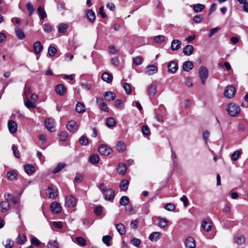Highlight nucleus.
<instances>
[{
  "label": "nucleus",
  "instance_id": "obj_1",
  "mask_svg": "<svg viewBox=\"0 0 248 248\" xmlns=\"http://www.w3.org/2000/svg\"><path fill=\"white\" fill-rule=\"evenodd\" d=\"M228 113L232 117H235L239 114L241 111L240 107L234 103H231L228 105L226 109Z\"/></svg>",
  "mask_w": 248,
  "mask_h": 248
},
{
  "label": "nucleus",
  "instance_id": "obj_2",
  "mask_svg": "<svg viewBox=\"0 0 248 248\" xmlns=\"http://www.w3.org/2000/svg\"><path fill=\"white\" fill-rule=\"evenodd\" d=\"M46 195L48 198L54 199L58 195V189L53 185L49 186L46 189Z\"/></svg>",
  "mask_w": 248,
  "mask_h": 248
},
{
  "label": "nucleus",
  "instance_id": "obj_3",
  "mask_svg": "<svg viewBox=\"0 0 248 248\" xmlns=\"http://www.w3.org/2000/svg\"><path fill=\"white\" fill-rule=\"evenodd\" d=\"M199 74L202 83L203 85L205 84V80L208 75V72L207 68L204 66L201 67L199 70Z\"/></svg>",
  "mask_w": 248,
  "mask_h": 248
},
{
  "label": "nucleus",
  "instance_id": "obj_4",
  "mask_svg": "<svg viewBox=\"0 0 248 248\" xmlns=\"http://www.w3.org/2000/svg\"><path fill=\"white\" fill-rule=\"evenodd\" d=\"M98 151L100 155H108L112 152L111 148L106 144H102L98 147Z\"/></svg>",
  "mask_w": 248,
  "mask_h": 248
},
{
  "label": "nucleus",
  "instance_id": "obj_5",
  "mask_svg": "<svg viewBox=\"0 0 248 248\" xmlns=\"http://www.w3.org/2000/svg\"><path fill=\"white\" fill-rule=\"evenodd\" d=\"M236 93L235 88L232 85L227 86L224 90V94L225 97L231 98L234 96Z\"/></svg>",
  "mask_w": 248,
  "mask_h": 248
},
{
  "label": "nucleus",
  "instance_id": "obj_6",
  "mask_svg": "<svg viewBox=\"0 0 248 248\" xmlns=\"http://www.w3.org/2000/svg\"><path fill=\"white\" fill-rule=\"evenodd\" d=\"M77 203V200L72 195H69L65 198V204L68 207H73Z\"/></svg>",
  "mask_w": 248,
  "mask_h": 248
},
{
  "label": "nucleus",
  "instance_id": "obj_7",
  "mask_svg": "<svg viewBox=\"0 0 248 248\" xmlns=\"http://www.w3.org/2000/svg\"><path fill=\"white\" fill-rule=\"evenodd\" d=\"M45 125L47 129L51 132L55 131V122L51 118H47L45 121Z\"/></svg>",
  "mask_w": 248,
  "mask_h": 248
},
{
  "label": "nucleus",
  "instance_id": "obj_8",
  "mask_svg": "<svg viewBox=\"0 0 248 248\" xmlns=\"http://www.w3.org/2000/svg\"><path fill=\"white\" fill-rule=\"evenodd\" d=\"M66 127L69 132L75 133L78 131V126L75 121H70L68 123Z\"/></svg>",
  "mask_w": 248,
  "mask_h": 248
},
{
  "label": "nucleus",
  "instance_id": "obj_9",
  "mask_svg": "<svg viewBox=\"0 0 248 248\" xmlns=\"http://www.w3.org/2000/svg\"><path fill=\"white\" fill-rule=\"evenodd\" d=\"M206 232H210L212 228V221L210 219L206 218L203 220L201 225Z\"/></svg>",
  "mask_w": 248,
  "mask_h": 248
},
{
  "label": "nucleus",
  "instance_id": "obj_10",
  "mask_svg": "<svg viewBox=\"0 0 248 248\" xmlns=\"http://www.w3.org/2000/svg\"><path fill=\"white\" fill-rule=\"evenodd\" d=\"M105 199L107 201L113 200L115 197V192L112 188H108L106 191H104L103 193Z\"/></svg>",
  "mask_w": 248,
  "mask_h": 248
},
{
  "label": "nucleus",
  "instance_id": "obj_11",
  "mask_svg": "<svg viewBox=\"0 0 248 248\" xmlns=\"http://www.w3.org/2000/svg\"><path fill=\"white\" fill-rule=\"evenodd\" d=\"M167 67L169 73L174 74L177 71L178 66L176 62L171 61L168 64Z\"/></svg>",
  "mask_w": 248,
  "mask_h": 248
},
{
  "label": "nucleus",
  "instance_id": "obj_12",
  "mask_svg": "<svg viewBox=\"0 0 248 248\" xmlns=\"http://www.w3.org/2000/svg\"><path fill=\"white\" fill-rule=\"evenodd\" d=\"M157 71L158 69L157 67L153 64L147 66L145 69L146 74L149 76L155 74Z\"/></svg>",
  "mask_w": 248,
  "mask_h": 248
},
{
  "label": "nucleus",
  "instance_id": "obj_13",
  "mask_svg": "<svg viewBox=\"0 0 248 248\" xmlns=\"http://www.w3.org/2000/svg\"><path fill=\"white\" fill-rule=\"evenodd\" d=\"M51 211L55 214H58L61 212L62 207L57 202H53L50 205Z\"/></svg>",
  "mask_w": 248,
  "mask_h": 248
},
{
  "label": "nucleus",
  "instance_id": "obj_14",
  "mask_svg": "<svg viewBox=\"0 0 248 248\" xmlns=\"http://www.w3.org/2000/svg\"><path fill=\"white\" fill-rule=\"evenodd\" d=\"M33 49L35 54H39L42 51L43 46L40 41H36L33 44Z\"/></svg>",
  "mask_w": 248,
  "mask_h": 248
},
{
  "label": "nucleus",
  "instance_id": "obj_15",
  "mask_svg": "<svg viewBox=\"0 0 248 248\" xmlns=\"http://www.w3.org/2000/svg\"><path fill=\"white\" fill-rule=\"evenodd\" d=\"M185 245L186 248H195L196 243L194 238L188 237L186 240Z\"/></svg>",
  "mask_w": 248,
  "mask_h": 248
},
{
  "label": "nucleus",
  "instance_id": "obj_16",
  "mask_svg": "<svg viewBox=\"0 0 248 248\" xmlns=\"http://www.w3.org/2000/svg\"><path fill=\"white\" fill-rule=\"evenodd\" d=\"M234 242L238 245H242L245 243L246 239L244 235L236 234L234 237Z\"/></svg>",
  "mask_w": 248,
  "mask_h": 248
},
{
  "label": "nucleus",
  "instance_id": "obj_17",
  "mask_svg": "<svg viewBox=\"0 0 248 248\" xmlns=\"http://www.w3.org/2000/svg\"><path fill=\"white\" fill-rule=\"evenodd\" d=\"M161 233L158 232H154L149 236V240L152 242H156L161 238Z\"/></svg>",
  "mask_w": 248,
  "mask_h": 248
},
{
  "label": "nucleus",
  "instance_id": "obj_18",
  "mask_svg": "<svg viewBox=\"0 0 248 248\" xmlns=\"http://www.w3.org/2000/svg\"><path fill=\"white\" fill-rule=\"evenodd\" d=\"M8 126L10 132L11 133H15L17 131V124L16 123L13 121L10 120L8 123Z\"/></svg>",
  "mask_w": 248,
  "mask_h": 248
},
{
  "label": "nucleus",
  "instance_id": "obj_19",
  "mask_svg": "<svg viewBox=\"0 0 248 248\" xmlns=\"http://www.w3.org/2000/svg\"><path fill=\"white\" fill-rule=\"evenodd\" d=\"M147 93L150 97L154 96L156 93V86L153 84L149 85L148 87Z\"/></svg>",
  "mask_w": 248,
  "mask_h": 248
},
{
  "label": "nucleus",
  "instance_id": "obj_20",
  "mask_svg": "<svg viewBox=\"0 0 248 248\" xmlns=\"http://www.w3.org/2000/svg\"><path fill=\"white\" fill-rule=\"evenodd\" d=\"M181 42L180 40H173L171 43V49L174 51L177 50L181 47Z\"/></svg>",
  "mask_w": 248,
  "mask_h": 248
},
{
  "label": "nucleus",
  "instance_id": "obj_21",
  "mask_svg": "<svg viewBox=\"0 0 248 248\" xmlns=\"http://www.w3.org/2000/svg\"><path fill=\"white\" fill-rule=\"evenodd\" d=\"M10 207V203L7 201H3L0 202V211L1 212H5Z\"/></svg>",
  "mask_w": 248,
  "mask_h": 248
},
{
  "label": "nucleus",
  "instance_id": "obj_22",
  "mask_svg": "<svg viewBox=\"0 0 248 248\" xmlns=\"http://www.w3.org/2000/svg\"><path fill=\"white\" fill-rule=\"evenodd\" d=\"M56 92L60 95H63L66 91V87L62 84H59L55 87Z\"/></svg>",
  "mask_w": 248,
  "mask_h": 248
},
{
  "label": "nucleus",
  "instance_id": "obj_23",
  "mask_svg": "<svg viewBox=\"0 0 248 248\" xmlns=\"http://www.w3.org/2000/svg\"><path fill=\"white\" fill-rule=\"evenodd\" d=\"M194 47L192 45H187L183 48V53L186 56H190L193 54Z\"/></svg>",
  "mask_w": 248,
  "mask_h": 248
},
{
  "label": "nucleus",
  "instance_id": "obj_24",
  "mask_svg": "<svg viewBox=\"0 0 248 248\" xmlns=\"http://www.w3.org/2000/svg\"><path fill=\"white\" fill-rule=\"evenodd\" d=\"M104 96L106 100L110 101L115 99L116 95L113 92H106L104 93Z\"/></svg>",
  "mask_w": 248,
  "mask_h": 248
},
{
  "label": "nucleus",
  "instance_id": "obj_25",
  "mask_svg": "<svg viewBox=\"0 0 248 248\" xmlns=\"http://www.w3.org/2000/svg\"><path fill=\"white\" fill-rule=\"evenodd\" d=\"M102 79L105 82L109 83L113 79V76L110 73L105 72L102 75Z\"/></svg>",
  "mask_w": 248,
  "mask_h": 248
},
{
  "label": "nucleus",
  "instance_id": "obj_26",
  "mask_svg": "<svg viewBox=\"0 0 248 248\" xmlns=\"http://www.w3.org/2000/svg\"><path fill=\"white\" fill-rule=\"evenodd\" d=\"M75 110L78 113H82L85 112L86 108L83 103L78 102L76 104Z\"/></svg>",
  "mask_w": 248,
  "mask_h": 248
},
{
  "label": "nucleus",
  "instance_id": "obj_27",
  "mask_svg": "<svg viewBox=\"0 0 248 248\" xmlns=\"http://www.w3.org/2000/svg\"><path fill=\"white\" fill-rule=\"evenodd\" d=\"M193 67V64L191 61H186L183 64V69L185 71L188 72Z\"/></svg>",
  "mask_w": 248,
  "mask_h": 248
},
{
  "label": "nucleus",
  "instance_id": "obj_28",
  "mask_svg": "<svg viewBox=\"0 0 248 248\" xmlns=\"http://www.w3.org/2000/svg\"><path fill=\"white\" fill-rule=\"evenodd\" d=\"M117 231L120 235H124L126 232L125 226L122 223H118L116 225Z\"/></svg>",
  "mask_w": 248,
  "mask_h": 248
},
{
  "label": "nucleus",
  "instance_id": "obj_29",
  "mask_svg": "<svg viewBox=\"0 0 248 248\" xmlns=\"http://www.w3.org/2000/svg\"><path fill=\"white\" fill-rule=\"evenodd\" d=\"M129 184L128 180L124 179L120 182L119 187L122 190L126 191L128 189Z\"/></svg>",
  "mask_w": 248,
  "mask_h": 248
},
{
  "label": "nucleus",
  "instance_id": "obj_30",
  "mask_svg": "<svg viewBox=\"0 0 248 248\" xmlns=\"http://www.w3.org/2000/svg\"><path fill=\"white\" fill-rule=\"evenodd\" d=\"M116 148L119 152H123L126 149V145L124 142L120 141L117 142Z\"/></svg>",
  "mask_w": 248,
  "mask_h": 248
},
{
  "label": "nucleus",
  "instance_id": "obj_31",
  "mask_svg": "<svg viewBox=\"0 0 248 248\" xmlns=\"http://www.w3.org/2000/svg\"><path fill=\"white\" fill-rule=\"evenodd\" d=\"M117 170L121 175L125 174L126 170V165L122 163L119 164L117 168Z\"/></svg>",
  "mask_w": 248,
  "mask_h": 248
},
{
  "label": "nucleus",
  "instance_id": "obj_32",
  "mask_svg": "<svg viewBox=\"0 0 248 248\" xmlns=\"http://www.w3.org/2000/svg\"><path fill=\"white\" fill-rule=\"evenodd\" d=\"M87 17L90 22H93L95 19V13L92 10H88L87 11Z\"/></svg>",
  "mask_w": 248,
  "mask_h": 248
},
{
  "label": "nucleus",
  "instance_id": "obj_33",
  "mask_svg": "<svg viewBox=\"0 0 248 248\" xmlns=\"http://www.w3.org/2000/svg\"><path fill=\"white\" fill-rule=\"evenodd\" d=\"M25 171L28 174H32L35 170L34 166L30 164H26L24 166Z\"/></svg>",
  "mask_w": 248,
  "mask_h": 248
},
{
  "label": "nucleus",
  "instance_id": "obj_34",
  "mask_svg": "<svg viewBox=\"0 0 248 248\" xmlns=\"http://www.w3.org/2000/svg\"><path fill=\"white\" fill-rule=\"evenodd\" d=\"M192 7L195 12L199 13L202 12L204 9L205 6L203 4L198 3L194 4L192 6Z\"/></svg>",
  "mask_w": 248,
  "mask_h": 248
},
{
  "label": "nucleus",
  "instance_id": "obj_35",
  "mask_svg": "<svg viewBox=\"0 0 248 248\" xmlns=\"http://www.w3.org/2000/svg\"><path fill=\"white\" fill-rule=\"evenodd\" d=\"M15 32L16 35L20 40H23L25 37L24 32L18 27H16L15 28Z\"/></svg>",
  "mask_w": 248,
  "mask_h": 248
},
{
  "label": "nucleus",
  "instance_id": "obj_36",
  "mask_svg": "<svg viewBox=\"0 0 248 248\" xmlns=\"http://www.w3.org/2000/svg\"><path fill=\"white\" fill-rule=\"evenodd\" d=\"M159 220L158 226L161 228H165L168 225V220L166 218L158 217Z\"/></svg>",
  "mask_w": 248,
  "mask_h": 248
},
{
  "label": "nucleus",
  "instance_id": "obj_37",
  "mask_svg": "<svg viewBox=\"0 0 248 248\" xmlns=\"http://www.w3.org/2000/svg\"><path fill=\"white\" fill-rule=\"evenodd\" d=\"M37 10L39 13V16L41 19H44L46 17V14L43 7H42L41 6H40L38 8Z\"/></svg>",
  "mask_w": 248,
  "mask_h": 248
},
{
  "label": "nucleus",
  "instance_id": "obj_38",
  "mask_svg": "<svg viewBox=\"0 0 248 248\" xmlns=\"http://www.w3.org/2000/svg\"><path fill=\"white\" fill-rule=\"evenodd\" d=\"M17 176V175L16 173L13 170L9 171L7 173V177L10 181H14L16 180Z\"/></svg>",
  "mask_w": 248,
  "mask_h": 248
},
{
  "label": "nucleus",
  "instance_id": "obj_39",
  "mask_svg": "<svg viewBox=\"0 0 248 248\" xmlns=\"http://www.w3.org/2000/svg\"><path fill=\"white\" fill-rule=\"evenodd\" d=\"M68 135L66 132L62 131L58 136V139L60 141H65L67 140Z\"/></svg>",
  "mask_w": 248,
  "mask_h": 248
},
{
  "label": "nucleus",
  "instance_id": "obj_40",
  "mask_svg": "<svg viewBox=\"0 0 248 248\" xmlns=\"http://www.w3.org/2000/svg\"><path fill=\"white\" fill-rule=\"evenodd\" d=\"M129 202V198L126 196H122L119 201V203L121 205L126 206Z\"/></svg>",
  "mask_w": 248,
  "mask_h": 248
},
{
  "label": "nucleus",
  "instance_id": "obj_41",
  "mask_svg": "<svg viewBox=\"0 0 248 248\" xmlns=\"http://www.w3.org/2000/svg\"><path fill=\"white\" fill-rule=\"evenodd\" d=\"M242 154L240 150H236L233 152L231 155V159L232 161H236Z\"/></svg>",
  "mask_w": 248,
  "mask_h": 248
},
{
  "label": "nucleus",
  "instance_id": "obj_42",
  "mask_svg": "<svg viewBox=\"0 0 248 248\" xmlns=\"http://www.w3.org/2000/svg\"><path fill=\"white\" fill-rule=\"evenodd\" d=\"M65 166V164L64 163H59L57 165V167L55 168L52 172L54 174H56L61 171L64 167Z\"/></svg>",
  "mask_w": 248,
  "mask_h": 248
},
{
  "label": "nucleus",
  "instance_id": "obj_43",
  "mask_svg": "<svg viewBox=\"0 0 248 248\" xmlns=\"http://www.w3.org/2000/svg\"><path fill=\"white\" fill-rule=\"evenodd\" d=\"M68 28V25L65 23H61L58 27V31L61 33H65Z\"/></svg>",
  "mask_w": 248,
  "mask_h": 248
},
{
  "label": "nucleus",
  "instance_id": "obj_44",
  "mask_svg": "<svg viewBox=\"0 0 248 248\" xmlns=\"http://www.w3.org/2000/svg\"><path fill=\"white\" fill-rule=\"evenodd\" d=\"M89 160L92 164H96L99 162V156L97 155H92L90 156Z\"/></svg>",
  "mask_w": 248,
  "mask_h": 248
},
{
  "label": "nucleus",
  "instance_id": "obj_45",
  "mask_svg": "<svg viewBox=\"0 0 248 248\" xmlns=\"http://www.w3.org/2000/svg\"><path fill=\"white\" fill-rule=\"evenodd\" d=\"M106 124L108 127H112L115 125L116 122L114 118L109 117L106 119Z\"/></svg>",
  "mask_w": 248,
  "mask_h": 248
},
{
  "label": "nucleus",
  "instance_id": "obj_46",
  "mask_svg": "<svg viewBox=\"0 0 248 248\" xmlns=\"http://www.w3.org/2000/svg\"><path fill=\"white\" fill-rule=\"evenodd\" d=\"M27 240L26 236L24 234H19L17 238V242L20 245H22Z\"/></svg>",
  "mask_w": 248,
  "mask_h": 248
},
{
  "label": "nucleus",
  "instance_id": "obj_47",
  "mask_svg": "<svg viewBox=\"0 0 248 248\" xmlns=\"http://www.w3.org/2000/svg\"><path fill=\"white\" fill-rule=\"evenodd\" d=\"M79 142L82 146H86L89 143L88 138L84 136H82L79 138Z\"/></svg>",
  "mask_w": 248,
  "mask_h": 248
},
{
  "label": "nucleus",
  "instance_id": "obj_48",
  "mask_svg": "<svg viewBox=\"0 0 248 248\" xmlns=\"http://www.w3.org/2000/svg\"><path fill=\"white\" fill-rule=\"evenodd\" d=\"M165 40V36L162 35H159L155 37L154 39V42L158 44L163 43Z\"/></svg>",
  "mask_w": 248,
  "mask_h": 248
},
{
  "label": "nucleus",
  "instance_id": "obj_49",
  "mask_svg": "<svg viewBox=\"0 0 248 248\" xmlns=\"http://www.w3.org/2000/svg\"><path fill=\"white\" fill-rule=\"evenodd\" d=\"M112 237L110 235H105L102 237V241L107 246L110 245V241L111 240Z\"/></svg>",
  "mask_w": 248,
  "mask_h": 248
},
{
  "label": "nucleus",
  "instance_id": "obj_50",
  "mask_svg": "<svg viewBox=\"0 0 248 248\" xmlns=\"http://www.w3.org/2000/svg\"><path fill=\"white\" fill-rule=\"evenodd\" d=\"M76 241L77 243L81 246H85L86 245V240L82 237H76Z\"/></svg>",
  "mask_w": 248,
  "mask_h": 248
},
{
  "label": "nucleus",
  "instance_id": "obj_51",
  "mask_svg": "<svg viewBox=\"0 0 248 248\" xmlns=\"http://www.w3.org/2000/svg\"><path fill=\"white\" fill-rule=\"evenodd\" d=\"M164 208L169 211H173L175 209V206L173 203H168L165 204Z\"/></svg>",
  "mask_w": 248,
  "mask_h": 248
},
{
  "label": "nucleus",
  "instance_id": "obj_52",
  "mask_svg": "<svg viewBox=\"0 0 248 248\" xmlns=\"http://www.w3.org/2000/svg\"><path fill=\"white\" fill-rule=\"evenodd\" d=\"M47 248H59L58 243L57 241H50L47 244Z\"/></svg>",
  "mask_w": 248,
  "mask_h": 248
},
{
  "label": "nucleus",
  "instance_id": "obj_53",
  "mask_svg": "<svg viewBox=\"0 0 248 248\" xmlns=\"http://www.w3.org/2000/svg\"><path fill=\"white\" fill-rule=\"evenodd\" d=\"M3 244L5 248H12L14 246V242L10 239H7L5 242H3Z\"/></svg>",
  "mask_w": 248,
  "mask_h": 248
},
{
  "label": "nucleus",
  "instance_id": "obj_54",
  "mask_svg": "<svg viewBox=\"0 0 248 248\" xmlns=\"http://www.w3.org/2000/svg\"><path fill=\"white\" fill-rule=\"evenodd\" d=\"M143 59L140 56L135 57L133 59V63L136 65H139L141 64Z\"/></svg>",
  "mask_w": 248,
  "mask_h": 248
},
{
  "label": "nucleus",
  "instance_id": "obj_55",
  "mask_svg": "<svg viewBox=\"0 0 248 248\" xmlns=\"http://www.w3.org/2000/svg\"><path fill=\"white\" fill-rule=\"evenodd\" d=\"M203 16L200 15H196L193 18V21L196 23H201L203 20Z\"/></svg>",
  "mask_w": 248,
  "mask_h": 248
},
{
  "label": "nucleus",
  "instance_id": "obj_56",
  "mask_svg": "<svg viewBox=\"0 0 248 248\" xmlns=\"http://www.w3.org/2000/svg\"><path fill=\"white\" fill-rule=\"evenodd\" d=\"M142 133L144 136H148L150 134V129L147 125H143L142 127Z\"/></svg>",
  "mask_w": 248,
  "mask_h": 248
},
{
  "label": "nucleus",
  "instance_id": "obj_57",
  "mask_svg": "<svg viewBox=\"0 0 248 248\" xmlns=\"http://www.w3.org/2000/svg\"><path fill=\"white\" fill-rule=\"evenodd\" d=\"M123 88L127 94H130L131 93V89L128 83L125 82L124 83Z\"/></svg>",
  "mask_w": 248,
  "mask_h": 248
},
{
  "label": "nucleus",
  "instance_id": "obj_58",
  "mask_svg": "<svg viewBox=\"0 0 248 248\" xmlns=\"http://www.w3.org/2000/svg\"><path fill=\"white\" fill-rule=\"evenodd\" d=\"M48 52L50 56H53L56 54L57 52V49L55 47L50 46L48 48Z\"/></svg>",
  "mask_w": 248,
  "mask_h": 248
},
{
  "label": "nucleus",
  "instance_id": "obj_59",
  "mask_svg": "<svg viewBox=\"0 0 248 248\" xmlns=\"http://www.w3.org/2000/svg\"><path fill=\"white\" fill-rule=\"evenodd\" d=\"M131 243L135 247H139L141 244V241L138 238H134L131 240Z\"/></svg>",
  "mask_w": 248,
  "mask_h": 248
},
{
  "label": "nucleus",
  "instance_id": "obj_60",
  "mask_svg": "<svg viewBox=\"0 0 248 248\" xmlns=\"http://www.w3.org/2000/svg\"><path fill=\"white\" fill-rule=\"evenodd\" d=\"M12 149H13V151L14 155L17 158L20 157V153L15 145H12Z\"/></svg>",
  "mask_w": 248,
  "mask_h": 248
},
{
  "label": "nucleus",
  "instance_id": "obj_61",
  "mask_svg": "<svg viewBox=\"0 0 248 248\" xmlns=\"http://www.w3.org/2000/svg\"><path fill=\"white\" fill-rule=\"evenodd\" d=\"M185 84L186 86L191 87L193 85V80L191 78H186L185 79Z\"/></svg>",
  "mask_w": 248,
  "mask_h": 248
},
{
  "label": "nucleus",
  "instance_id": "obj_62",
  "mask_svg": "<svg viewBox=\"0 0 248 248\" xmlns=\"http://www.w3.org/2000/svg\"><path fill=\"white\" fill-rule=\"evenodd\" d=\"M220 29V28L218 27H216L214 28H212V29H211L210 30L209 32L208 36L209 37H211L213 35H214V34L217 33Z\"/></svg>",
  "mask_w": 248,
  "mask_h": 248
},
{
  "label": "nucleus",
  "instance_id": "obj_63",
  "mask_svg": "<svg viewBox=\"0 0 248 248\" xmlns=\"http://www.w3.org/2000/svg\"><path fill=\"white\" fill-rule=\"evenodd\" d=\"M102 211H103V207L101 206L96 207L94 209V212L97 216L101 215Z\"/></svg>",
  "mask_w": 248,
  "mask_h": 248
},
{
  "label": "nucleus",
  "instance_id": "obj_64",
  "mask_svg": "<svg viewBox=\"0 0 248 248\" xmlns=\"http://www.w3.org/2000/svg\"><path fill=\"white\" fill-rule=\"evenodd\" d=\"M31 243L36 247L39 246L40 245V241L36 237H32L31 239Z\"/></svg>",
  "mask_w": 248,
  "mask_h": 248
}]
</instances>
